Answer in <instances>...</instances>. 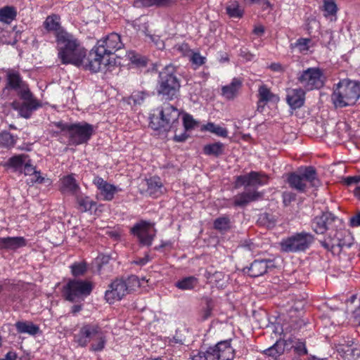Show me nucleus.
Returning <instances> with one entry per match:
<instances>
[{
  "mask_svg": "<svg viewBox=\"0 0 360 360\" xmlns=\"http://www.w3.org/2000/svg\"><path fill=\"white\" fill-rule=\"evenodd\" d=\"M335 219L330 212H323L313 219L311 228L317 234H323L329 229Z\"/></svg>",
  "mask_w": 360,
  "mask_h": 360,
  "instance_id": "nucleus-18",
  "label": "nucleus"
},
{
  "mask_svg": "<svg viewBox=\"0 0 360 360\" xmlns=\"http://www.w3.org/2000/svg\"><path fill=\"white\" fill-rule=\"evenodd\" d=\"M242 186H250V174H249L238 176L236 177V180L235 182V187L238 188Z\"/></svg>",
  "mask_w": 360,
  "mask_h": 360,
  "instance_id": "nucleus-53",
  "label": "nucleus"
},
{
  "mask_svg": "<svg viewBox=\"0 0 360 360\" xmlns=\"http://www.w3.org/2000/svg\"><path fill=\"white\" fill-rule=\"evenodd\" d=\"M175 0H136V6H143L145 7H150L153 6H167L174 3Z\"/></svg>",
  "mask_w": 360,
  "mask_h": 360,
  "instance_id": "nucleus-45",
  "label": "nucleus"
},
{
  "mask_svg": "<svg viewBox=\"0 0 360 360\" xmlns=\"http://www.w3.org/2000/svg\"><path fill=\"white\" fill-rule=\"evenodd\" d=\"M131 233L138 238L141 245L150 246L156 236L155 224L141 220L131 227Z\"/></svg>",
  "mask_w": 360,
  "mask_h": 360,
  "instance_id": "nucleus-12",
  "label": "nucleus"
},
{
  "mask_svg": "<svg viewBox=\"0 0 360 360\" xmlns=\"http://www.w3.org/2000/svg\"><path fill=\"white\" fill-rule=\"evenodd\" d=\"M183 124L186 131L191 130L199 125V122L188 114L184 113L183 115Z\"/></svg>",
  "mask_w": 360,
  "mask_h": 360,
  "instance_id": "nucleus-48",
  "label": "nucleus"
},
{
  "mask_svg": "<svg viewBox=\"0 0 360 360\" xmlns=\"http://www.w3.org/2000/svg\"><path fill=\"white\" fill-rule=\"evenodd\" d=\"M109 63L110 58L103 54L102 52H99L98 48L94 46L89 53L87 57L86 56L84 58L80 67L93 72H98L104 70Z\"/></svg>",
  "mask_w": 360,
  "mask_h": 360,
  "instance_id": "nucleus-11",
  "label": "nucleus"
},
{
  "mask_svg": "<svg viewBox=\"0 0 360 360\" xmlns=\"http://www.w3.org/2000/svg\"><path fill=\"white\" fill-rule=\"evenodd\" d=\"M359 98L360 84L349 79L340 81L331 95V100L335 108L353 105Z\"/></svg>",
  "mask_w": 360,
  "mask_h": 360,
  "instance_id": "nucleus-2",
  "label": "nucleus"
},
{
  "mask_svg": "<svg viewBox=\"0 0 360 360\" xmlns=\"http://www.w3.org/2000/svg\"><path fill=\"white\" fill-rule=\"evenodd\" d=\"M57 126L61 131L68 132L70 140L75 145L82 144L89 141L94 131L93 126L86 122L73 124L58 122Z\"/></svg>",
  "mask_w": 360,
  "mask_h": 360,
  "instance_id": "nucleus-6",
  "label": "nucleus"
},
{
  "mask_svg": "<svg viewBox=\"0 0 360 360\" xmlns=\"http://www.w3.org/2000/svg\"><path fill=\"white\" fill-rule=\"evenodd\" d=\"M338 6L334 0H325L323 2L324 16L331 21L336 20Z\"/></svg>",
  "mask_w": 360,
  "mask_h": 360,
  "instance_id": "nucleus-37",
  "label": "nucleus"
},
{
  "mask_svg": "<svg viewBox=\"0 0 360 360\" xmlns=\"http://www.w3.org/2000/svg\"><path fill=\"white\" fill-rule=\"evenodd\" d=\"M262 195L256 191H245L233 197V205L237 207H243L249 202L257 200Z\"/></svg>",
  "mask_w": 360,
  "mask_h": 360,
  "instance_id": "nucleus-24",
  "label": "nucleus"
},
{
  "mask_svg": "<svg viewBox=\"0 0 360 360\" xmlns=\"http://www.w3.org/2000/svg\"><path fill=\"white\" fill-rule=\"evenodd\" d=\"M242 85L241 81L238 78H233L231 82L221 88V94L226 99H233L238 94Z\"/></svg>",
  "mask_w": 360,
  "mask_h": 360,
  "instance_id": "nucleus-27",
  "label": "nucleus"
},
{
  "mask_svg": "<svg viewBox=\"0 0 360 360\" xmlns=\"http://www.w3.org/2000/svg\"><path fill=\"white\" fill-rule=\"evenodd\" d=\"M26 245L23 237L0 238V248L7 250H16Z\"/></svg>",
  "mask_w": 360,
  "mask_h": 360,
  "instance_id": "nucleus-25",
  "label": "nucleus"
},
{
  "mask_svg": "<svg viewBox=\"0 0 360 360\" xmlns=\"http://www.w3.org/2000/svg\"><path fill=\"white\" fill-rule=\"evenodd\" d=\"M188 136V134L186 132H184L181 134H175L174 140L176 142H183L187 139Z\"/></svg>",
  "mask_w": 360,
  "mask_h": 360,
  "instance_id": "nucleus-62",
  "label": "nucleus"
},
{
  "mask_svg": "<svg viewBox=\"0 0 360 360\" xmlns=\"http://www.w3.org/2000/svg\"><path fill=\"white\" fill-rule=\"evenodd\" d=\"M28 156L25 154L14 155L8 159L6 165L15 169L20 168L26 162Z\"/></svg>",
  "mask_w": 360,
  "mask_h": 360,
  "instance_id": "nucleus-46",
  "label": "nucleus"
},
{
  "mask_svg": "<svg viewBox=\"0 0 360 360\" xmlns=\"http://www.w3.org/2000/svg\"><path fill=\"white\" fill-rule=\"evenodd\" d=\"M300 174L304 179V181L311 186H319V181L317 179L316 171L313 167H305L303 170L300 171Z\"/></svg>",
  "mask_w": 360,
  "mask_h": 360,
  "instance_id": "nucleus-34",
  "label": "nucleus"
},
{
  "mask_svg": "<svg viewBox=\"0 0 360 360\" xmlns=\"http://www.w3.org/2000/svg\"><path fill=\"white\" fill-rule=\"evenodd\" d=\"M59 190L62 193L76 195L81 188L74 174H69L60 179Z\"/></svg>",
  "mask_w": 360,
  "mask_h": 360,
  "instance_id": "nucleus-20",
  "label": "nucleus"
},
{
  "mask_svg": "<svg viewBox=\"0 0 360 360\" xmlns=\"http://www.w3.org/2000/svg\"><path fill=\"white\" fill-rule=\"evenodd\" d=\"M129 57L131 62L134 64L142 66H144L146 64L145 58L138 54L132 53L129 55Z\"/></svg>",
  "mask_w": 360,
  "mask_h": 360,
  "instance_id": "nucleus-55",
  "label": "nucleus"
},
{
  "mask_svg": "<svg viewBox=\"0 0 360 360\" xmlns=\"http://www.w3.org/2000/svg\"><path fill=\"white\" fill-rule=\"evenodd\" d=\"M224 148V146L222 143L216 142L205 145L203 148V152L205 155L217 157L223 153Z\"/></svg>",
  "mask_w": 360,
  "mask_h": 360,
  "instance_id": "nucleus-39",
  "label": "nucleus"
},
{
  "mask_svg": "<svg viewBox=\"0 0 360 360\" xmlns=\"http://www.w3.org/2000/svg\"><path fill=\"white\" fill-rule=\"evenodd\" d=\"M17 141V137L13 136L8 131H2L0 133V146L5 148H13Z\"/></svg>",
  "mask_w": 360,
  "mask_h": 360,
  "instance_id": "nucleus-40",
  "label": "nucleus"
},
{
  "mask_svg": "<svg viewBox=\"0 0 360 360\" xmlns=\"http://www.w3.org/2000/svg\"><path fill=\"white\" fill-rule=\"evenodd\" d=\"M148 97V94L144 91H134L128 98L127 102L130 105H140Z\"/></svg>",
  "mask_w": 360,
  "mask_h": 360,
  "instance_id": "nucleus-43",
  "label": "nucleus"
},
{
  "mask_svg": "<svg viewBox=\"0 0 360 360\" xmlns=\"http://www.w3.org/2000/svg\"><path fill=\"white\" fill-rule=\"evenodd\" d=\"M271 266H273V262L270 259H257L251 264L247 273L251 277H258L265 274Z\"/></svg>",
  "mask_w": 360,
  "mask_h": 360,
  "instance_id": "nucleus-23",
  "label": "nucleus"
},
{
  "mask_svg": "<svg viewBox=\"0 0 360 360\" xmlns=\"http://www.w3.org/2000/svg\"><path fill=\"white\" fill-rule=\"evenodd\" d=\"M198 283V279L195 276H187L178 281L175 286L181 290H191L194 289Z\"/></svg>",
  "mask_w": 360,
  "mask_h": 360,
  "instance_id": "nucleus-36",
  "label": "nucleus"
},
{
  "mask_svg": "<svg viewBox=\"0 0 360 360\" xmlns=\"http://www.w3.org/2000/svg\"><path fill=\"white\" fill-rule=\"evenodd\" d=\"M279 97L273 94L265 84L261 85L258 89V109L263 108L269 103H276Z\"/></svg>",
  "mask_w": 360,
  "mask_h": 360,
  "instance_id": "nucleus-22",
  "label": "nucleus"
},
{
  "mask_svg": "<svg viewBox=\"0 0 360 360\" xmlns=\"http://www.w3.org/2000/svg\"><path fill=\"white\" fill-rule=\"evenodd\" d=\"M269 68L275 72H281L283 71L282 65L278 63H272L269 65Z\"/></svg>",
  "mask_w": 360,
  "mask_h": 360,
  "instance_id": "nucleus-64",
  "label": "nucleus"
},
{
  "mask_svg": "<svg viewBox=\"0 0 360 360\" xmlns=\"http://www.w3.org/2000/svg\"><path fill=\"white\" fill-rule=\"evenodd\" d=\"M93 184L96 186L98 193V199L110 201L114 198L115 195L121 191V188L113 184L108 183L103 178L96 176L93 180Z\"/></svg>",
  "mask_w": 360,
  "mask_h": 360,
  "instance_id": "nucleus-15",
  "label": "nucleus"
},
{
  "mask_svg": "<svg viewBox=\"0 0 360 360\" xmlns=\"http://www.w3.org/2000/svg\"><path fill=\"white\" fill-rule=\"evenodd\" d=\"M56 41L58 58L62 64L80 67L86 56V49L80 41L65 30L57 33Z\"/></svg>",
  "mask_w": 360,
  "mask_h": 360,
  "instance_id": "nucleus-1",
  "label": "nucleus"
},
{
  "mask_svg": "<svg viewBox=\"0 0 360 360\" xmlns=\"http://www.w3.org/2000/svg\"><path fill=\"white\" fill-rule=\"evenodd\" d=\"M101 331L96 324L84 325L79 333L75 335V341L81 347H86L91 341L99 336Z\"/></svg>",
  "mask_w": 360,
  "mask_h": 360,
  "instance_id": "nucleus-16",
  "label": "nucleus"
},
{
  "mask_svg": "<svg viewBox=\"0 0 360 360\" xmlns=\"http://www.w3.org/2000/svg\"><path fill=\"white\" fill-rule=\"evenodd\" d=\"M24 165V173L25 175L33 176L31 179L32 182L41 184L44 181V178L41 176V173L35 170V168L30 163V160L28 158Z\"/></svg>",
  "mask_w": 360,
  "mask_h": 360,
  "instance_id": "nucleus-38",
  "label": "nucleus"
},
{
  "mask_svg": "<svg viewBox=\"0 0 360 360\" xmlns=\"http://www.w3.org/2000/svg\"><path fill=\"white\" fill-rule=\"evenodd\" d=\"M10 34L11 32L8 30L0 27V43L9 44Z\"/></svg>",
  "mask_w": 360,
  "mask_h": 360,
  "instance_id": "nucleus-57",
  "label": "nucleus"
},
{
  "mask_svg": "<svg viewBox=\"0 0 360 360\" xmlns=\"http://www.w3.org/2000/svg\"><path fill=\"white\" fill-rule=\"evenodd\" d=\"M175 68L172 65H166L159 73L157 91L159 94L169 99L175 97L180 89V82L175 74Z\"/></svg>",
  "mask_w": 360,
  "mask_h": 360,
  "instance_id": "nucleus-3",
  "label": "nucleus"
},
{
  "mask_svg": "<svg viewBox=\"0 0 360 360\" xmlns=\"http://www.w3.org/2000/svg\"><path fill=\"white\" fill-rule=\"evenodd\" d=\"M157 111L158 112V115L154 114L150 117V124L153 129H163L168 131L178 123L180 112L174 106L165 104L160 108L157 109Z\"/></svg>",
  "mask_w": 360,
  "mask_h": 360,
  "instance_id": "nucleus-4",
  "label": "nucleus"
},
{
  "mask_svg": "<svg viewBox=\"0 0 360 360\" xmlns=\"http://www.w3.org/2000/svg\"><path fill=\"white\" fill-rule=\"evenodd\" d=\"M44 28L49 32H54L56 35L58 32L63 30L60 27V17L57 15L48 16L44 22Z\"/></svg>",
  "mask_w": 360,
  "mask_h": 360,
  "instance_id": "nucleus-33",
  "label": "nucleus"
},
{
  "mask_svg": "<svg viewBox=\"0 0 360 360\" xmlns=\"http://www.w3.org/2000/svg\"><path fill=\"white\" fill-rule=\"evenodd\" d=\"M350 225L353 227L360 226V212L350 219Z\"/></svg>",
  "mask_w": 360,
  "mask_h": 360,
  "instance_id": "nucleus-61",
  "label": "nucleus"
},
{
  "mask_svg": "<svg viewBox=\"0 0 360 360\" xmlns=\"http://www.w3.org/2000/svg\"><path fill=\"white\" fill-rule=\"evenodd\" d=\"M285 344L283 341L278 340L273 346L264 350V354L274 359H276L284 352Z\"/></svg>",
  "mask_w": 360,
  "mask_h": 360,
  "instance_id": "nucleus-41",
  "label": "nucleus"
},
{
  "mask_svg": "<svg viewBox=\"0 0 360 360\" xmlns=\"http://www.w3.org/2000/svg\"><path fill=\"white\" fill-rule=\"evenodd\" d=\"M191 360H212L209 349L205 351H193L191 354Z\"/></svg>",
  "mask_w": 360,
  "mask_h": 360,
  "instance_id": "nucleus-49",
  "label": "nucleus"
},
{
  "mask_svg": "<svg viewBox=\"0 0 360 360\" xmlns=\"http://www.w3.org/2000/svg\"><path fill=\"white\" fill-rule=\"evenodd\" d=\"M200 131H209L222 138H226L229 134L228 130L226 128L215 124L214 122H208L206 124L202 125Z\"/></svg>",
  "mask_w": 360,
  "mask_h": 360,
  "instance_id": "nucleus-32",
  "label": "nucleus"
},
{
  "mask_svg": "<svg viewBox=\"0 0 360 360\" xmlns=\"http://www.w3.org/2000/svg\"><path fill=\"white\" fill-rule=\"evenodd\" d=\"M147 192L150 195L158 197L163 193V184L158 176H153L146 179Z\"/></svg>",
  "mask_w": 360,
  "mask_h": 360,
  "instance_id": "nucleus-28",
  "label": "nucleus"
},
{
  "mask_svg": "<svg viewBox=\"0 0 360 360\" xmlns=\"http://www.w3.org/2000/svg\"><path fill=\"white\" fill-rule=\"evenodd\" d=\"M92 288V284L89 281L72 279L64 287L63 295L68 301L79 302L90 295Z\"/></svg>",
  "mask_w": 360,
  "mask_h": 360,
  "instance_id": "nucleus-5",
  "label": "nucleus"
},
{
  "mask_svg": "<svg viewBox=\"0 0 360 360\" xmlns=\"http://www.w3.org/2000/svg\"><path fill=\"white\" fill-rule=\"evenodd\" d=\"M15 326L19 333L35 335L39 332V326L31 321H18L15 323Z\"/></svg>",
  "mask_w": 360,
  "mask_h": 360,
  "instance_id": "nucleus-29",
  "label": "nucleus"
},
{
  "mask_svg": "<svg viewBox=\"0 0 360 360\" xmlns=\"http://www.w3.org/2000/svg\"><path fill=\"white\" fill-rule=\"evenodd\" d=\"M192 64L199 67L205 63L206 58L202 56L198 52L191 51L188 56Z\"/></svg>",
  "mask_w": 360,
  "mask_h": 360,
  "instance_id": "nucleus-51",
  "label": "nucleus"
},
{
  "mask_svg": "<svg viewBox=\"0 0 360 360\" xmlns=\"http://www.w3.org/2000/svg\"><path fill=\"white\" fill-rule=\"evenodd\" d=\"M353 242V236L349 231L340 229L335 231L333 234L330 233L321 241V244L327 250L333 252L336 248H350Z\"/></svg>",
  "mask_w": 360,
  "mask_h": 360,
  "instance_id": "nucleus-8",
  "label": "nucleus"
},
{
  "mask_svg": "<svg viewBox=\"0 0 360 360\" xmlns=\"http://www.w3.org/2000/svg\"><path fill=\"white\" fill-rule=\"evenodd\" d=\"M231 342V340H226L208 347L212 360H233L236 352Z\"/></svg>",
  "mask_w": 360,
  "mask_h": 360,
  "instance_id": "nucleus-14",
  "label": "nucleus"
},
{
  "mask_svg": "<svg viewBox=\"0 0 360 360\" xmlns=\"http://www.w3.org/2000/svg\"><path fill=\"white\" fill-rule=\"evenodd\" d=\"M173 51L176 52L183 56L188 57L192 51L190 49L187 44L181 43L175 45L173 48Z\"/></svg>",
  "mask_w": 360,
  "mask_h": 360,
  "instance_id": "nucleus-50",
  "label": "nucleus"
},
{
  "mask_svg": "<svg viewBox=\"0 0 360 360\" xmlns=\"http://www.w3.org/2000/svg\"><path fill=\"white\" fill-rule=\"evenodd\" d=\"M295 350L300 354H307V349L306 347V345L302 341H298L296 342L295 345L294 346Z\"/></svg>",
  "mask_w": 360,
  "mask_h": 360,
  "instance_id": "nucleus-58",
  "label": "nucleus"
},
{
  "mask_svg": "<svg viewBox=\"0 0 360 360\" xmlns=\"http://www.w3.org/2000/svg\"><path fill=\"white\" fill-rule=\"evenodd\" d=\"M71 271L75 276L82 275L86 271V264L84 262L75 263L71 266Z\"/></svg>",
  "mask_w": 360,
  "mask_h": 360,
  "instance_id": "nucleus-52",
  "label": "nucleus"
},
{
  "mask_svg": "<svg viewBox=\"0 0 360 360\" xmlns=\"http://www.w3.org/2000/svg\"><path fill=\"white\" fill-rule=\"evenodd\" d=\"M128 293V287L123 280L117 279L110 285V289L106 290L105 298L110 304L115 301L120 300Z\"/></svg>",
  "mask_w": 360,
  "mask_h": 360,
  "instance_id": "nucleus-17",
  "label": "nucleus"
},
{
  "mask_svg": "<svg viewBox=\"0 0 360 360\" xmlns=\"http://www.w3.org/2000/svg\"><path fill=\"white\" fill-rule=\"evenodd\" d=\"M314 240V236L307 232L297 233L283 238L280 245L285 252H296L307 249Z\"/></svg>",
  "mask_w": 360,
  "mask_h": 360,
  "instance_id": "nucleus-7",
  "label": "nucleus"
},
{
  "mask_svg": "<svg viewBox=\"0 0 360 360\" xmlns=\"http://www.w3.org/2000/svg\"><path fill=\"white\" fill-rule=\"evenodd\" d=\"M17 10L14 6H6L0 8V22L10 24L16 17Z\"/></svg>",
  "mask_w": 360,
  "mask_h": 360,
  "instance_id": "nucleus-31",
  "label": "nucleus"
},
{
  "mask_svg": "<svg viewBox=\"0 0 360 360\" xmlns=\"http://www.w3.org/2000/svg\"><path fill=\"white\" fill-rule=\"evenodd\" d=\"M297 80L307 91L319 89L324 85L323 71L318 68H309L300 73Z\"/></svg>",
  "mask_w": 360,
  "mask_h": 360,
  "instance_id": "nucleus-9",
  "label": "nucleus"
},
{
  "mask_svg": "<svg viewBox=\"0 0 360 360\" xmlns=\"http://www.w3.org/2000/svg\"><path fill=\"white\" fill-rule=\"evenodd\" d=\"M250 174V186H262L268 182V176L264 174L251 172Z\"/></svg>",
  "mask_w": 360,
  "mask_h": 360,
  "instance_id": "nucleus-44",
  "label": "nucleus"
},
{
  "mask_svg": "<svg viewBox=\"0 0 360 360\" xmlns=\"http://www.w3.org/2000/svg\"><path fill=\"white\" fill-rule=\"evenodd\" d=\"M95 46L98 48L99 52H102L103 54L110 58V55L121 49L124 44L120 35L112 32L98 40Z\"/></svg>",
  "mask_w": 360,
  "mask_h": 360,
  "instance_id": "nucleus-13",
  "label": "nucleus"
},
{
  "mask_svg": "<svg viewBox=\"0 0 360 360\" xmlns=\"http://www.w3.org/2000/svg\"><path fill=\"white\" fill-rule=\"evenodd\" d=\"M214 228L219 231H226L231 228L230 219L226 216L217 218L214 221Z\"/></svg>",
  "mask_w": 360,
  "mask_h": 360,
  "instance_id": "nucleus-47",
  "label": "nucleus"
},
{
  "mask_svg": "<svg viewBox=\"0 0 360 360\" xmlns=\"http://www.w3.org/2000/svg\"><path fill=\"white\" fill-rule=\"evenodd\" d=\"M75 196L77 204V209L82 212L90 211L92 207L96 205L95 202L89 196L84 195L80 192Z\"/></svg>",
  "mask_w": 360,
  "mask_h": 360,
  "instance_id": "nucleus-30",
  "label": "nucleus"
},
{
  "mask_svg": "<svg viewBox=\"0 0 360 360\" xmlns=\"http://www.w3.org/2000/svg\"><path fill=\"white\" fill-rule=\"evenodd\" d=\"M342 352L345 354V355H353L356 351V349L352 347V345H348L346 349H341Z\"/></svg>",
  "mask_w": 360,
  "mask_h": 360,
  "instance_id": "nucleus-63",
  "label": "nucleus"
},
{
  "mask_svg": "<svg viewBox=\"0 0 360 360\" xmlns=\"http://www.w3.org/2000/svg\"><path fill=\"white\" fill-rule=\"evenodd\" d=\"M227 14L231 18H240L243 15V9L237 1H232L226 8Z\"/></svg>",
  "mask_w": 360,
  "mask_h": 360,
  "instance_id": "nucleus-42",
  "label": "nucleus"
},
{
  "mask_svg": "<svg viewBox=\"0 0 360 360\" xmlns=\"http://www.w3.org/2000/svg\"><path fill=\"white\" fill-rule=\"evenodd\" d=\"M95 340H97L96 343L91 345V349L94 351H101L105 346V340L103 339L101 331L99 333V336L96 337Z\"/></svg>",
  "mask_w": 360,
  "mask_h": 360,
  "instance_id": "nucleus-54",
  "label": "nucleus"
},
{
  "mask_svg": "<svg viewBox=\"0 0 360 360\" xmlns=\"http://www.w3.org/2000/svg\"><path fill=\"white\" fill-rule=\"evenodd\" d=\"M359 181H360L359 176H347L343 180L344 184L347 186L356 185Z\"/></svg>",
  "mask_w": 360,
  "mask_h": 360,
  "instance_id": "nucleus-59",
  "label": "nucleus"
},
{
  "mask_svg": "<svg viewBox=\"0 0 360 360\" xmlns=\"http://www.w3.org/2000/svg\"><path fill=\"white\" fill-rule=\"evenodd\" d=\"M304 303L305 302L303 300H298L294 304V305L291 307L290 311H292V310H294L297 312L300 311L302 309H303Z\"/></svg>",
  "mask_w": 360,
  "mask_h": 360,
  "instance_id": "nucleus-60",
  "label": "nucleus"
},
{
  "mask_svg": "<svg viewBox=\"0 0 360 360\" xmlns=\"http://www.w3.org/2000/svg\"><path fill=\"white\" fill-rule=\"evenodd\" d=\"M305 92L302 88L290 89L287 91L286 101L292 109L300 108L304 105Z\"/></svg>",
  "mask_w": 360,
  "mask_h": 360,
  "instance_id": "nucleus-21",
  "label": "nucleus"
},
{
  "mask_svg": "<svg viewBox=\"0 0 360 360\" xmlns=\"http://www.w3.org/2000/svg\"><path fill=\"white\" fill-rule=\"evenodd\" d=\"M288 181L290 187L296 189L299 192H304L307 187V183L300 174H291Z\"/></svg>",
  "mask_w": 360,
  "mask_h": 360,
  "instance_id": "nucleus-35",
  "label": "nucleus"
},
{
  "mask_svg": "<svg viewBox=\"0 0 360 360\" xmlns=\"http://www.w3.org/2000/svg\"><path fill=\"white\" fill-rule=\"evenodd\" d=\"M6 72L7 77V88L15 90L18 95L22 94L25 89L30 90L27 85L22 82L18 70L8 69L6 70Z\"/></svg>",
  "mask_w": 360,
  "mask_h": 360,
  "instance_id": "nucleus-19",
  "label": "nucleus"
},
{
  "mask_svg": "<svg viewBox=\"0 0 360 360\" xmlns=\"http://www.w3.org/2000/svg\"><path fill=\"white\" fill-rule=\"evenodd\" d=\"M6 359L8 360H30L28 354H23L19 356L13 351H9L6 353Z\"/></svg>",
  "mask_w": 360,
  "mask_h": 360,
  "instance_id": "nucleus-56",
  "label": "nucleus"
},
{
  "mask_svg": "<svg viewBox=\"0 0 360 360\" xmlns=\"http://www.w3.org/2000/svg\"><path fill=\"white\" fill-rule=\"evenodd\" d=\"M314 46L312 40L309 38H299L295 43H291L289 46L292 52L297 51L301 54H307L310 49Z\"/></svg>",
  "mask_w": 360,
  "mask_h": 360,
  "instance_id": "nucleus-26",
  "label": "nucleus"
},
{
  "mask_svg": "<svg viewBox=\"0 0 360 360\" xmlns=\"http://www.w3.org/2000/svg\"><path fill=\"white\" fill-rule=\"evenodd\" d=\"M19 96L22 101H13L12 107L15 110L18 111L20 117L28 119L34 111L41 107V103L34 98L30 91L26 89L22 91V94L19 95Z\"/></svg>",
  "mask_w": 360,
  "mask_h": 360,
  "instance_id": "nucleus-10",
  "label": "nucleus"
}]
</instances>
